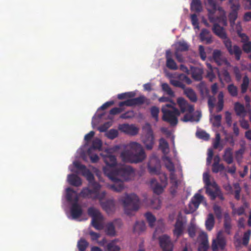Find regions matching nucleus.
Listing matches in <instances>:
<instances>
[{
    "label": "nucleus",
    "instance_id": "1",
    "mask_svg": "<svg viewBox=\"0 0 251 251\" xmlns=\"http://www.w3.org/2000/svg\"><path fill=\"white\" fill-rule=\"evenodd\" d=\"M75 168L81 172L82 175L89 181V187L84 188L80 192L81 196L83 198L91 199L93 200H99L102 209L108 214L113 213L115 210V203L113 200H108L102 202L106 196L105 191L100 192V185L94 180L93 174L88 169L86 166L79 162H74Z\"/></svg>",
    "mask_w": 251,
    "mask_h": 251
},
{
    "label": "nucleus",
    "instance_id": "2",
    "mask_svg": "<svg viewBox=\"0 0 251 251\" xmlns=\"http://www.w3.org/2000/svg\"><path fill=\"white\" fill-rule=\"evenodd\" d=\"M129 150H125L121 152L120 156L123 162L138 163L144 161L147 155L142 146L137 142L129 144Z\"/></svg>",
    "mask_w": 251,
    "mask_h": 251
},
{
    "label": "nucleus",
    "instance_id": "3",
    "mask_svg": "<svg viewBox=\"0 0 251 251\" xmlns=\"http://www.w3.org/2000/svg\"><path fill=\"white\" fill-rule=\"evenodd\" d=\"M103 171L104 174L115 182L130 180L134 174L133 168L129 166H122L119 168H112L109 171H108L106 167H104Z\"/></svg>",
    "mask_w": 251,
    "mask_h": 251
},
{
    "label": "nucleus",
    "instance_id": "4",
    "mask_svg": "<svg viewBox=\"0 0 251 251\" xmlns=\"http://www.w3.org/2000/svg\"><path fill=\"white\" fill-rule=\"evenodd\" d=\"M204 3L208 12V19L210 22H218L226 25V18L222 7L218 6L214 0H204Z\"/></svg>",
    "mask_w": 251,
    "mask_h": 251
},
{
    "label": "nucleus",
    "instance_id": "5",
    "mask_svg": "<svg viewBox=\"0 0 251 251\" xmlns=\"http://www.w3.org/2000/svg\"><path fill=\"white\" fill-rule=\"evenodd\" d=\"M175 103L166 104L162 106L161 112L163 113L162 119L169 123L171 126H176L178 123V117L180 115L179 110L175 107Z\"/></svg>",
    "mask_w": 251,
    "mask_h": 251
},
{
    "label": "nucleus",
    "instance_id": "6",
    "mask_svg": "<svg viewBox=\"0 0 251 251\" xmlns=\"http://www.w3.org/2000/svg\"><path fill=\"white\" fill-rule=\"evenodd\" d=\"M125 212L126 215H132V213L137 211L140 207V201L138 196L134 193H126L121 197Z\"/></svg>",
    "mask_w": 251,
    "mask_h": 251
},
{
    "label": "nucleus",
    "instance_id": "7",
    "mask_svg": "<svg viewBox=\"0 0 251 251\" xmlns=\"http://www.w3.org/2000/svg\"><path fill=\"white\" fill-rule=\"evenodd\" d=\"M143 135L142 141L148 150H151L154 144V136L150 124L147 123L143 127Z\"/></svg>",
    "mask_w": 251,
    "mask_h": 251
},
{
    "label": "nucleus",
    "instance_id": "8",
    "mask_svg": "<svg viewBox=\"0 0 251 251\" xmlns=\"http://www.w3.org/2000/svg\"><path fill=\"white\" fill-rule=\"evenodd\" d=\"M88 214L92 218L91 222L92 226L96 229H101L103 226L100 222L102 220L103 217L99 210L91 207L88 209Z\"/></svg>",
    "mask_w": 251,
    "mask_h": 251
},
{
    "label": "nucleus",
    "instance_id": "9",
    "mask_svg": "<svg viewBox=\"0 0 251 251\" xmlns=\"http://www.w3.org/2000/svg\"><path fill=\"white\" fill-rule=\"evenodd\" d=\"M223 43L229 53L230 55H234L235 59L239 61L241 58L242 51L240 48L237 45L232 46V42L231 40L227 37V35L225 38H222Z\"/></svg>",
    "mask_w": 251,
    "mask_h": 251
},
{
    "label": "nucleus",
    "instance_id": "10",
    "mask_svg": "<svg viewBox=\"0 0 251 251\" xmlns=\"http://www.w3.org/2000/svg\"><path fill=\"white\" fill-rule=\"evenodd\" d=\"M226 245V240L225 238L219 233L216 237L213 239L211 249L213 251H219V250H224Z\"/></svg>",
    "mask_w": 251,
    "mask_h": 251
},
{
    "label": "nucleus",
    "instance_id": "11",
    "mask_svg": "<svg viewBox=\"0 0 251 251\" xmlns=\"http://www.w3.org/2000/svg\"><path fill=\"white\" fill-rule=\"evenodd\" d=\"M74 201L70 208V212L72 219H77L81 216L83 210L81 205L78 203V198L77 196L75 197Z\"/></svg>",
    "mask_w": 251,
    "mask_h": 251
},
{
    "label": "nucleus",
    "instance_id": "12",
    "mask_svg": "<svg viewBox=\"0 0 251 251\" xmlns=\"http://www.w3.org/2000/svg\"><path fill=\"white\" fill-rule=\"evenodd\" d=\"M159 241L162 251H173L174 245L169 236L166 234L161 236Z\"/></svg>",
    "mask_w": 251,
    "mask_h": 251
},
{
    "label": "nucleus",
    "instance_id": "13",
    "mask_svg": "<svg viewBox=\"0 0 251 251\" xmlns=\"http://www.w3.org/2000/svg\"><path fill=\"white\" fill-rule=\"evenodd\" d=\"M204 199V197L199 193H196L192 198L189 204V212L193 213L199 208L200 203Z\"/></svg>",
    "mask_w": 251,
    "mask_h": 251
},
{
    "label": "nucleus",
    "instance_id": "14",
    "mask_svg": "<svg viewBox=\"0 0 251 251\" xmlns=\"http://www.w3.org/2000/svg\"><path fill=\"white\" fill-rule=\"evenodd\" d=\"M148 169L151 175H159L160 173V161L156 158L151 159L148 165Z\"/></svg>",
    "mask_w": 251,
    "mask_h": 251
},
{
    "label": "nucleus",
    "instance_id": "15",
    "mask_svg": "<svg viewBox=\"0 0 251 251\" xmlns=\"http://www.w3.org/2000/svg\"><path fill=\"white\" fill-rule=\"evenodd\" d=\"M119 129L121 131L132 136L137 135L139 132L138 128L134 125L127 124L120 125Z\"/></svg>",
    "mask_w": 251,
    "mask_h": 251
},
{
    "label": "nucleus",
    "instance_id": "16",
    "mask_svg": "<svg viewBox=\"0 0 251 251\" xmlns=\"http://www.w3.org/2000/svg\"><path fill=\"white\" fill-rule=\"evenodd\" d=\"M166 65L168 68L172 70H176L178 69V67L176 62L172 58V53L170 50L166 51Z\"/></svg>",
    "mask_w": 251,
    "mask_h": 251
},
{
    "label": "nucleus",
    "instance_id": "17",
    "mask_svg": "<svg viewBox=\"0 0 251 251\" xmlns=\"http://www.w3.org/2000/svg\"><path fill=\"white\" fill-rule=\"evenodd\" d=\"M130 106H134L136 105H140L144 103L147 104L150 103V100L147 99L146 97L143 95L140 96L137 98L129 99Z\"/></svg>",
    "mask_w": 251,
    "mask_h": 251
},
{
    "label": "nucleus",
    "instance_id": "18",
    "mask_svg": "<svg viewBox=\"0 0 251 251\" xmlns=\"http://www.w3.org/2000/svg\"><path fill=\"white\" fill-rule=\"evenodd\" d=\"M103 160L107 167H113L117 165V159L114 155L106 153L103 155Z\"/></svg>",
    "mask_w": 251,
    "mask_h": 251
},
{
    "label": "nucleus",
    "instance_id": "19",
    "mask_svg": "<svg viewBox=\"0 0 251 251\" xmlns=\"http://www.w3.org/2000/svg\"><path fill=\"white\" fill-rule=\"evenodd\" d=\"M200 38L201 42H205L206 44H210L213 41L210 31L206 28L202 29L200 34Z\"/></svg>",
    "mask_w": 251,
    "mask_h": 251
},
{
    "label": "nucleus",
    "instance_id": "20",
    "mask_svg": "<svg viewBox=\"0 0 251 251\" xmlns=\"http://www.w3.org/2000/svg\"><path fill=\"white\" fill-rule=\"evenodd\" d=\"M201 243L198 247V251H207L209 248V243L207 235L205 233L200 235Z\"/></svg>",
    "mask_w": 251,
    "mask_h": 251
},
{
    "label": "nucleus",
    "instance_id": "21",
    "mask_svg": "<svg viewBox=\"0 0 251 251\" xmlns=\"http://www.w3.org/2000/svg\"><path fill=\"white\" fill-rule=\"evenodd\" d=\"M184 228V224L182 220L178 219L175 225V228L173 233L177 238L179 237L182 233Z\"/></svg>",
    "mask_w": 251,
    "mask_h": 251
},
{
    "label": "nucleus",
    "instance_id": "22",
    "mask_svg": "<svg viewBox=\"0 0 251 251\" xmlns=\"http://www.w3.org/2000/svg\"><path fill=\"white\" fill-rule=\"evenodd\" d=\"M212 27V31L213 33L220 37L221 39L225 38L227 35L224 28L218 24L215 23Z\"/></svg>",
    "mask_w": 251,
    "mask_h": 251
},
{
    "label": "nucleus",
    "instance_id": "23",
    "mask_svg": "<svg viewBox=\"0 0 251 251\" xmlns=\"http://www.w3.org/2000/svg\"><path fill=\"white\" fill-rule=\"evenodd\" d=\"M68 181L71 185L78 187L82 184V180L80 177L75 174H70L68 176Z\"/></svg>",
    "mask_w": 251,
    "mask_h": 251
},
{
    "label": "nucleus",
    "instance_id": "24",
    "mask_svg": "<svg viewBox=\"0 0 251 251\" xmlns=\"http://www.w3.org/2000/svg\"><path fill=\"white\" fill-rule=\"evenodd\" d=\"M151 184L152 187L153 191L154 193L157 195H159L162 193L165 187L157 182L155 179H151Z\"/></svg>",
    "mask_w": 251,
    "mask_h": 251
},
{
    "label": "nucleus",
    "instance_id": "25",
    "mask_svg": "<svg viewBox=\"0 0 251 251\" xmlns=\"http://www.w3.org/2000/svg\"><path fill=\"white\" fill-rule=\"evenodd\" d=\"M184 94L193 102L198 100V98L195 91L191 88H186L183 90Z\"/></svg>",
    "mask_w": 251,
    "mask_h": 251
},
{
    "label": "nucleus",
    "instance_id": "26",
    "mask_svg": "<svg viewBox=\"0 0 251 251\" xmlns=\"http://www.w3.org/2000/svg\"><path fill=\"white\" fill-rule=\"evenodd\" d=\"M202 69L198 67L192 68V77L195 81H201L202 78Z\"/></svg>",
    "mask_w": 251,
    "mask_h": 251
},
{
    "label": "nucleus",
    "instance_id": "27",
    "mask_svg": "<svg viewBox=\"0 0 251 251\" xmlns=\"http://www.w3.org/2000/svg\"><path fill=\"white\" fill-rule=\"evenodd\" d=\"M215 225V219L212 213H209L205 222L206 229L211 231L214 227Z\"/></svg>",
    "mask_w": 251,
    "mask_h": 251
},
{
    "label": "nucleus",
    "instance_id": "28",
    "mask_svg": "<svg viewBox=\"0 0 251 251\" xmlns=\"http://www.w3.org/2000/svg\"><path fill=\"white\" fill-rule=\"evenodd\" d=\"M223 159L228 164H230L233 162L232 149L230 148L226 149L224 154L223 155Z\"/></svg>",
    "mask_w": 251,
    "mask_h": 251
},
{
    "label": "nucleus",
    "instance_id": "29",
    "mask_svg": "<svg viewBox=\"0 0 251 251\" xmlns=\"http://www.w3.org/2000/svg\"><path fill=\"white\" fill-rule=\"evenodd\" d=\"M213 58L214 61L219 66L221 65L224 62V60L222 58L221 51L219 50H215L213 51Z\"/></svg>",
    "mask_w": 251,
    "mask_h": 251
},
{
    "label": "nucleus",
    "instance_id": "30",
    "mask_svg": "<svg viewBox=\"0 0 251 251\" xmlns=\"http://www.w3.org/2000/svg\"><path fill=\"white\" fill-rule=\"evenodd\" d=\"M191 9L196 12H200L202 11V7L200 0H192L191 3Z\"/></svg>",
    "mask_w": 251,
    "mask_h": 251
},
{
    "label": "nucleus",
    "instance_id": "31",
    "mask_svg": "<svg viewBox=\"0 0 251 251\" xmlns=\"http://www.w3.org/2000/svg\"><path fill=\"white\" fill-rule=\"evenodd\" d=\"M224 95L223 92L222 91L220 92L218 96V101L216 106L217 112H221L223 109L224 103Z\"/></svg>",
    "mask_w": 251,
    "mask_h": 251
},
{
    "label": "nucleus",
    "instance_id": "32",
    "mask_svg": "<svg viewBox=\"0 0 251 251\" xmlns=\"http://www.w3.org/2000/svg\"><path fill=\"white\" fill-rule=\"evenodd\" d=\"M189 50V45L184 41H179L176 45V51L182 52L186 51Z\"/></svg>",
    "mask_w": 251,
    "mask_h": 251
},
{
    "label": "nucleus",
    "instance_id": "33",
    "mask_svg": "<svg viewBox=\"0 0 251 251\" xmlns=\"http://www.w3.org/2000/svg\"><path fill=\"white\" fill-rule=\"evenodd\" d=\"M101 141L99 138H95L94 140H93L92 142V146L90 148H89V149L88 150V154H90L91 153V151L92 149H98L100 150L101 148Z\"/></svg>",
    "mask_w": 251,
    "mask_h": 251
},
{
    "label": "nucleus",
    "instance_id": "34",
    "mask_svg": "<svg viewBox=\"0 0 251 251\" xmlns=\"http://www.w3.org/2000/svg\"><path fill=\"white\" fill-rule=\"evenodd\" d=\"M146 229V225L144 221L136 222L133 226V232L140 233Z\"/></svg>",
    "mask_w": 251,
    "mask_h": 251
},
{
    "label": "nucleus",
    "instance_id": "35",
    "mask_svg": "<svg viewBox=\"0 0 251 251\" xmlns=\"http://www.w3.org/2000/svg\"><path fill=\"white\" fill-rule=\"evenodd\" d=\"M218 75L219 77L220 78V79H221V77L222 76L224 78V80L226 82L228 83L231 81L230 75H229V72H228V71L226 69H223L220 72H218Z\"/></svg>",
    "mask_w": 251,
    "mask_h": 251
},
{
    "label": "nucleus",
    "instance_id": "36",
    "mask_svg": "<svg viewBox=\"0 0 251 251\" xmlns=\"http://www.w3.org/2000/svg\"><path fill=\"white\" fill-rule=\"evenodd\" d=\"M234 110L237 116H241L246 112L245 107L243 104L236 102L234 104Z\"/></svg>",
    "mask_w": 251,
    "mask_h": 251
},
{
    "label": "nucleus",
    "instance_id": "37",
    "mask_svg": "<svg viewBox=\"0 0 251 251\" xmlns=\"http://www.w3.org/2000/svg\"><path fill=\"white\" fill-rule=\"evenodd\" d=\"M224 226L226 233L227 234H230L231 228L230 218L228 215H225L224 219Z\"/></svg>",
    "mask_w": 251,
    "mask_h": 251
},
{
    "label": "nucleus",
    "instance_id": "38",
    "mask_svg": "<svg viewBox=\"0 0 251 251\" xmlns=\"http://www.w3.org/2000/svg\"><path fill=\"white\" fill-rule=\"evenodd\" d=\"M177 102L181 113H184L187 111L188 103L183 98H178L177 100Z\"/></svg>",
    "mask_w": 251,
    "mask_h": 251
},
{
    "label": "nucleus",
    "instance_id": "39",
    "mask_svg": "<svg viewBox=\"0 0 251 251\" xmlns=\"http://www.w3.org/2000/svg\"><path fill=\"white\" fill-rule=\"evenodd\" d=\"M118 240L115 239L111 241L107 245V250L108 251H120V248L116 245Z\"/></svg>",
    "mask_w": 251,
    "mask_h": 251
},
{
    "label": "nucleus",
    "instance_id": "40",
    "mask_svg": "<svg viewBox=\"0 0 251 251\" xmlns=\"http://www.w3.org/2000/svg\"><path fill=\"white\" fill-rule=\"evenodd\" d=\"M210 187H211V185L205 186L206 193L210 197L212 200H214L215 199V194L217 192V189H218L219 188L217 185L216 187H212L215 189L213 190L210 188Z\"/></svg>",
    "mask_w": 251,
    "mask_h": 251
},
{
    "label": "nucleus",
    "instance_id": "41",
    "mask_svg": "<svg viewBox=\"0 0 251 251\" xmlns=\"http://www.w3.org/2000/svg\"><path fill=\"white\" fill-rule=\"evenodd\" d=\"M105 232L107 235L114 236L116 234L115 228L112 223H108L106 225Z\"/></svg>",
    "mask_w": 251,
    "mask_h": 251
},
{
    "label": "nucleus",
    "instance_id": "42",
    "mask_svg": "<svg viewBox=\"0 0 251 251\" xmlns=\"http://www.w3.org/2000/svg\"><path fill=\"white\" fill-rule=\"evenodd\" d=\"M162 90L171 97H175V93L168 84L164 83L161 85Z\"/></svg>",
    "mask_w": 251,
    "mask_h": 251
},
{
    "label": "nucleus",
    "instance_id": "43",
    "mask_svg": "<svg viewBox=\"0 0 251 251\" xmlns=\"http://www.w3.org/2000/svg\"><path fill=\"white\" fill-rule=\"evenodd\" d=\"M89 243L84 239L81 238L77 242V248L79 251H85Z\"/></svg>",
    "mask_w": 251,
    "mask_h": 251
},
{
    "label": "nucleus",
    "instance_id": "44",
    "mask_svg": "<svg viewBox=\"0 0 251 251\" xmlns=\"http://www.w3.org/2000/svg\"><path fill=\"white\" fill-rule=\"evenodd\" d=\"M145 216L149 223V225L151 227H153L156 221V218L151 212H147L145 214Z\"/></svg>",
    "mask_w": 251,
    "mask_h": 251
},
{
    "label": "nucleus",
    "instance_id": "45",
    "mask_svg": "<svg viewBox=\"0 0 251 251\" xmlns=\"http://www.w3.org/2000/svg\"><path fill=\"white\" fill-rule=\"evenodd\" d=\"M227 91L231 96L235 97L238 95V88L233 84H229L227 87Z\"/></svg>",
    "mask_w": 251,
    "mask_h": 251
},
{
    "label": "nucleus",
    "instance_id": "46",
    "mask_svg": "<svg viewBox=\"0 0 251 251\" xmlns=\"http://www.w3.org/2000/svg\"><path fill=\"white\" fill-rule=\"evenodd\" d=\"M249 84V78L247 75H245L243 77V82L241 85V93L242 94H244L247 92Z\"/></svg>",
    "mask_w": 251,
    "mask_h": 251
},
{
    "label": "nucleus",
    "instance_id": "47",
    "mask_svg": "<svg viewBox=\"0 0 251 251\" xmlns=\"http://www.w3.org/2000/svg\"><path fill=\"white\" fill-rule=\"evenodd\" d=\"M225 169V167L223 164H216L212 165V172L214 173H218L222 172Z\"/></svg>",
    "mask_w": 251,
    "mask_h": 251
},
{
    "label": "nucleus",
    "instance_id": "48",
    "mask_svg": "<svg viewBox=\"0 0 251 251\" xmlns=\"http://www.w3.org/2000/svg\"><path fill=\"white\" fill-rule=\"evenodd\" d=\"M203 180L205 184V186L211 185V187H216L217 183L215 182H211L208 174L204 173L203 175Z\"/></svg>",
    "mask_w": 251,
    "mask_h": 251
},
{
    "label": "nucleus",
    "instance_id": "49",
    "mask_svg": "<svg viewBox=\"0 0 251 251\" xmlns=\"http://www.w3.org/2000/svg\"><path fill=\"white\" fill-rule=\"evenodd\" d=\"M159 148L162 150L163 152H165L166 150L169 149V144L166 140L163 138L159 139Z\"/></svg>",
    "mask_w": 251,
    "mask_h": 251
},
{
    "label": "nucleus",
    "instance_id": "50",
    "mask_svg": "<svg viewBox=\"0 0 251 251\" xmlns=\"http://www.w3.org/2000/svg\"><path fill=\"white\" fill-rule=\"evenodd\" d=\"M135 96V93L134 92H126L118 95L117 98L119 100H124L126 98H132Z\"/></svg>",
    "mask_w": 251,
    "mask_h": 251
},
{
    "label": "nucleus",
    "instance_id": "51",
    "mask_svg": "<svg viewBox=\"0 0 251 251\" xmlns=\"http://www.w3.org/2000/svg\"><path fill=\"white\" fill-rule=\"evenodd\" d=\"M238 10H231L228 15V18L231 24H234L237 19Z\"/></svg>",
    "mask_w": 251,
    "mask_h": 251
},
{
    "label": "nucleus",
    "instance_id": "52",
    "mask_svg": "<svg viewBox=\"0 0 251 251\" xmlns=\"http://www.w3.org/2000/svg\"><path fill=\"white\" fill-rule=\"evenodd\" d=\"M159 113V109L158 107L153 106L151 108V117L154 119L156 122L158 121V114Z\"/></svg>",
    "mask_w": 251,
    "mask_h": 251
},
{
    "label": "nucleus",
    "instance_id": "53",
    "mask_svg": "<svg viewBox=\"0 0 251 251\" xmlns=\"http://www.w3.org/2000/svg\"><path fill=\"white\" fill-rule=\"evenodd\" d=\"M196 135L199 138L203 139L205 141H208L210 138L209 134L204 130L198 131L196 133Z\"/></svg>",
    "mask_w": 251,
    "mask_h": 251
},
{
    "label": "nucleus",
    "instance_id": "54",
    "mask_svg": "<svg viewBox=\"0 0 251 251\" xmlns=\"http://www.w3.org/2000/svg\"><path fill=\"white\" fill-rule=\"evenodd\" d=\"M118 135V131L115 129H111L106 133V137L110 139H114Z\"/></svg>",
    "mask_w": 251,
    "mask_h": 251
},
{
    "label": "nucleus",
    "instance_id": "55",
    "mask_svg": "<svg viewBox=\"0 0 251 251\" xmlns=\"http://www.w3.org/2000/svg\"><path fill=\"white\" fill-rule=\"evenodd\" d=\"M229 3L230 5V8L231 10H239L240 4L239 0H229Z\"/></svg>",
    "mask_w": 251,
    "mask_h": 251
},
{
    "label": "nucleus",
    "instance_id": "56",
    "mask_svg": "<svg viewBox=\"0 0 251 251\" xmlns=\"http://www.w3.org/2000/svg\"><path fill=\"white\" fill-rule=\"evenodd\" d=\"M170 83L173 86L180 88L184 90L186 87L185 85L183 84L180 80L177 79H171L170 80Z\"/></svg>",
    "mask_w": 251,
    "mask_h": 251
},
{
    "label": "nucleus",
    "instance_id": "57",
    "mask_svg": "<svg viewBox=\"0 0 251 251\" xmlns=\"http://www.w3.org/2000/svg\"><path fill=\"white\" fill-rule=\"evenodd\" d=\"M233 187L235 189L234 194H235V198L237 200H239L240 199V192H241V187L238 183H235L233 184Z\"/></svg>",
    "mask_w": 251,
    "mask_h": 251
},
{
    "label": "nucleus",
    "instance_id": "58",
    "mask_svg": "<svg viewBox=\"0 0 251 251\" xmlns=\"http://www.w3.org/2000/svg\"><path fill=\"white\" fill-rule=\"evenodd\" d=\"M191 20L192 25L194 26V28L198 29H200L199 20L197 15L196 14H193L191 15Z\"/></svg>",
    "mask_w": 251,
    "mask_h": 251
},
{
    "label": "nucleus",
    "instance_id": "59",
    "mask_svg": "<svg viewBox=\"0 0 251 251\" xmlns=\"http://www.w3.org/2000/svg\"><path fill=\"white\" fill-rule=\"evenodd\" d=\"M119 183L118 184H115L111 185V188L115 191L119 192L122 191L124 188V185L123 181H119Z\"/></svg>",
    "mask_w": 251,
    "mask_h": 251
},
{
    "label": "nucleus",
    "instance_id": "60",
    "mask_svg": "<svg viewBox=\"0 0 251 251\" xmlns=\"http://www.w3.org/2000/svg\"><path fill=\"white\" fill-rule=\"evenodd\" d=\"M112 125V121H108L104 123L103 125L100 126L98 129L100 132H105L107 129L109 128Z\"/></svg>",
    "mask_w": 251,
    "mask_h": 251
},
{
    "label": "nucleus",
    "instance_id": "61",
    "mask_svg": "<svg viewBox=\"0 0 251 251\" xmlns=\"http://www.w3.org/2000/svg\"><path fill=\"white\" fill-rule=\"evenodd\" d=\"M213 210L217 219H221L222 218V213L221 207L217 205H214L213 206Z\"/></svg>",
    "mask_w": 251,
    "mask_h": 251
},
{
    "label": "nucleus",
    "instance_id": "62",
    "mask_svg": "<svg viewBox=\"0 0 251 251\" xmlns=\"http://www.w3.org/2000/svg\"><path fill=\"white\" fill-rule=\"evenodd\" d=\"M251 233V231L250 230H248L244 233L242 239V243L244 245L247 246L248 244Z\"/></svg>",
    "mask_w": 251,
    "mask_h": 251
},
{
    "label": "nucleus",
    "instance_id": "63",
    "mask_svg": "<svg viewBox=\"0 0 251 251\" xmlns=\"http://www.w3.org/2000/svg\"><path fill=\"white\" fill-rule=\"evenodd\" d=\"M75 193V191L72 188L68 187L66 189V199L68 201H73V194Z\"/></svg>",
    "mask_w": 251,
    "mask_h": 251
},
{
    "label": "nucleus",
    "instance_id": "64",
    "mask_svg": "<svg viewBox=\"0 0 251 251\" xmlns=\"http://www.w3.org/2000/svg\"><path fill=\"white\" fill-rule=\"evenodd\" d=\"M242 49L244 52L246 53H250L251 52V41L243 44Z\"/></svg>",
    "mask_w": 251,
    "mask_h": 251
}]
</instances>
